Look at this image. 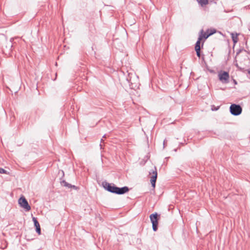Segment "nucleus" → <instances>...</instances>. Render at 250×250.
<instances>
[{"label":"nucleus","mask_w":250,"mask_h":250,"mask_svg":"<svg viewBox=\"0 0 250 250\" xmlns=\"http://www.w3.org/2000/svg\"><path fill=\"white\" fill-rule=\"evenodd\" d=\"M248 72L249 74H250V68L248 70Z\"/></svg>","instance_id":"f3484780"},{"label":"nucleus","mask_w":250,"mask_h":250,"mask_svg":"<svg viewBox=\"0 0 250 250\" xmlns=\"http://www.w3.org/2000/svg\"><path fill=\"white\" fill-rule=\"evenodd\" d=\"M19 204L20 206L24 208L26 211L31 209V207L29 205L28 203L24 197H21L19 200Z\"/></svg>","instance_id":"423d86ee"},{"label":"nucleus","mask_w":250,"mask_h":250,"mask_svg":"<svg viewBox=\"0 0 250 250\" xmlns=\"http://www.w3.org/2000/svg\"><path fill=\"white\" fill-rule=\"evenodd\" d=\"M149 175H150V182L152 187L154 188L157 178V171L155 167H154V169H152L149 171Z\"/></svg>","instance_id":"20e7f679"},{"label":"nucleus","mask_w":250,"mask_h":250,"mask_svg":"<svg viewBox=\"0 0 250 250\" xmlns=\"http://www.w3.org/2000/svg\"><path fill=\"white\" fill-rule=\"evenodd\" d=\"M232 39L233 42L234 43H236V42H237V41H238V38H237V35L234 36L233 34H232Z\"/></svg>","instance_id":"9b49d317"},{"label":"nucleus","mask_w":250,"mask_h":250,"mask_svg":"<svg viewBox=\"0 0 250 250\" xmlns=\"http://www.w3.org/2000/svg\"><path fill=\"white\" fill-rule=\"evenodd\" d=\"M62 181H61V182H60V183H61V184H62Z\"/></svg>","instance_id":"6ab92c4d"},{"label":"nucleus","mask_w":250,"mask_h":250,"mask_svg":"<svg viewBox=\"0 0 250 250\" xmlns=\"http://www.w3.org/2000/svg\"><path fill=\"white\" fill-rule=\"evenodd\" d=\"M219 80L223 83H227L229 82V74L226 71L221 72L218 74Z\"/></svg>","instance_id":"39448f33"},{"label":"nucleus","mask_w":250,"mask_h":250,"mask_svg":"<svg viewBox=\"0 0 250 250\" xmlns=\"http://www.w3.org/2000/svg\"><path fill=\"white\" fill-rule=\"evenodd\" d=\"M195 51L196 52L197 56L198 57H200V49H196Z\"/></svg>","instance_id":"4468645a"},{"label":"nucleus","mask_w":250,"mask_h":250,"mask_svg":"<svg viewBox=\"0 0 250 250\" xmlns=\"http://www.w3.org/2000/svg\"><path fill=\"white\" fill-rule=\"evenodd\" d=\"M63 186L67 188H70V190L74 189L76 190H78L79 189V188L78 187L69 184L67 182H65L64 180H63Z\"/></svg>","instance_id":"6e6552de"},{"label":"nucleus","mask_w":250,"mask_h":250,"mask_svg":"<svg viewBox=\"0 0 250 250\" xmlns=\"http://www.w3.org/2000/svg\"><path fill=\"white\" fill-rule=\"evenodd\" d=\"M0 173L1 174H6V171L3 168H0Z\"/></svg>","instance_id":"ddd939ff"},{"label":"nucleus","mask_w":250,"mask_h":250,"mask_svg":"<svg viewBox=\"0 0 250 250\" xmlns=\"http://www.w3.org/2000/svg\"><path fill=\"white\" fill-rule=\"evenodd\" d=\"M103 138H106L105 135L103 136Z\"/></svg>","instance_id":"a211bd4d"},{"label":"nucleus","mask_w":250,"mask_h":250,"mask_svg":"<svg viewBox=\"0 0 250 250\" xmlns=\"http://www.w3.org/2000/svg\"><path fill=\"white\" fill-rule=\"evenodd\" d=\"M32 220L34 222V226L36 228V232L39 234H41V230L40 225L39 222L38 221L37 218L34 217H32Z\"/></svg>","instance_id":"0eeeda50"},{"label":"nucleus","mask_w":250,"mask_h":250,"mask_svg":"<svg viewBox=\"0 0 250 250\" xmlns=\"http://www.w3.org/2000/svg\"><path fill=\"white\" fill-rule=\"evenodd\" d=\"M202 39H203L202 36L200 35L198 38V41H197V42L195 44V50L200 49V43H201V41L202 40Z\"/></svg>","instance_id":"1a4fd4ad"},{"label":"nucleus","mask_w":250,"mask_h":250,"mask_svg":"<svg viewBox=\"0 0 250 250\" xmlns=\"http://www.w3.org/2000/svg\"><path fill=\"white\" fill-rule=\"evenodd\" d=\"M213 33H210L208 34H207L206 33H205L204 35H201L203 37V38H204L205 39L208 38L210 35H212Z\"/></svg>","instance_id":"f8f14e48"},{"label":"nucleus","mask_w":250,"mask_h":250,"mask_svg":"<svg viewBox=\"0 0 250 250\" xmlns=\"http://www.w3.org/2000/svg\"><path fill=\"white\" fill-rule=\"evenodd\" d=\"M101 141H103V139H101Z\"/></svg>","instance_id":"aec40b11"},{"label":"nucleus","mask_w":250,"mask_h":250,"mask_svg":"<svg viewBox=\"0 0 250 250\" xmlns=\"http://www.w3.org/2000/svg\"><path fill=\"white\" fill-rule=\"evenodd\" d=\"M199 4L202 6H204L207 5L208 3V0H197Z\"/></svg>","instance_id":"9d476101"},{"label":"nucleus","mask_w":250,"mask_h":250,"mask_svg":"<svg viewBox=\"0 0 250 250\" xmlns=\"http://www.w3.org/2000/svg\"><path fill=\"white\" fill-rule=\"evenodd\" d=\"M167 142H165V141H164V142H163V146H164V147H165V146H166V144Z\"/></svg>","instance_id":"dca6fc26"},{"label":"nucleus","mask_w":250,"mask_h":250,"mask_svg":"<svg viewBox=\"0 0 250 250\" xmlns=\"http://www.w3.org/2000/svg\"><path fill=\"white\" fill-rule=\"evenodd\" d=\"M103 185L104 189L108 191L117 194H123L129 191V188L127 187L118 188L114 184H110L106 182H103Z\"/></svg>","instance_id":"f257e3e1"},{"label":"nucleus","mask_w":250,"mask_h":250,"mask_svg":"<svg viewBox=\"0 0 250 250\" xmlns=\"http://www.w3.org/2000/svg\"><path fill=\"white\" fill-rule=\"evenodd\" d=\"M159 216L160 215H158L157 213L155 212L151 214L149 216L151 222L152 224V229L154 231H156L158 229V216Z\"/></svg>","instance_id":"f03ea898"},{"label":"nucleus","mask_w":250,"mask_h":250,"mask_svg":"<svg viewBox=\"0 0 250 250\" xmlns=\"http://www.w3.org/2000/svg\"><path fill=\"white\" fill-rule=\"evenodd\" d=\"M218 108H219V107H215L214 105H212V107H211L212 110H217L218 109Z\"/></svg>","instance_id":"2eb2a0df"},{"label":"nucleus","mask_w":250,"mask_h":250,"mask_svg":"<svg viewBox=\"0 0 250 250\" xmlns=\"http://www.w3.org/2000/svg\"><path fill=\"white\" fill-rule=\"evenodd\" d=\"M230 112L231 114L237 116L240 115L242 112V107L240 105L235 104H232L230 106Z\"/></svg>","instance_id":"7ed1b4c3"}]
</instances>
